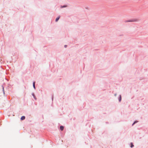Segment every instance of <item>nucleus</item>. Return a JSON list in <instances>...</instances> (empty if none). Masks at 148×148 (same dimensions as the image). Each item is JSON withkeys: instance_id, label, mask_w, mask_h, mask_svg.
<instances>
[{"instance_id": "f257e3e1", "label": "nucleus", "mask_w": 148, "mask_h": 148, "mask_svg": "<svg viewBox=\"0 0 148 148\" xmlns=\"http://www.w3.org/2000/svg\"><path fill=\"white\" fill-rule=\"evenodd\" d=\"M138 21V20L137 19H132L130 20L127 21H126V22H137Z\"/></svg>"}, {"instance_id": "f03ea898", "label": "nucleus", "mask_w": 148, "mask_h": 148, "mask_svg": "<svg viewBox=\"0 0 148 148\" xmlns=\"http://www.w3.org/2000/svg\"><path fill=\"white\" fill-rule=\"evenodd\" d=\"M60 128L61 130L62 131L64 129V127L62 126H61L60 127Z\"/></svg>"}, {"instance_id": "7ed1b4c3", "label": "nucleus", "mask_w": 148, "mask_h": 148, "mask_svg": "<svg viewBox=\"0 0 148 148\" xmlns=\"http://www.w3.org/2000/svg\"><path fill=\"white\" fill-rule=\"evenodd\" d=\"M25 118V117L24 116H22L21 118V120H24Z\"/></svg>"}, {"instance_id": "20e7f679", "label": "nucleus", "mask_w": 148, "mask_h": 148, "mask_svg": "<svg viewBox=\"0 0 148 148\" xmlns=\"http://www.w3.org/2000/svg\"><path fill=\"white\" fill-rule=\"evenodd\" d=\"M60 16H58V17H57L56 19V22H57L58 20L60 18Z\"/></svg>"}, {"instance_id": "39448f33", "label": "nucleus", "mask_w": 148, "mask_h": 148, "mask_svg": "<svg viewBox=\"0 0 148 148\" xmlns=\"http://www.w3.org/2000/svg\"><path fill=\"white\" fill-rule=\"evenodd\" d=\"M35 82H33V87H34V89H35Z\"/></svg>"}, {"instance_id": "423d86ee", "label": "nucleus", "mask_w": 148, "mask_h": 148, "mask_svg": "<svg viewBox=\"0 0 148 148\" xmlns=\"http://www.w3.org/2000/svg\"><path fill=\"white\" fill-rule=\"evenodd\" d=\"M134 146V145L133 144V143H131L130 147L132 148V147H133Z\"/></svg>"}, {"instance_id": "0eeeda50", "label": "nucleus", "mask_w": 148, "mask_h": 148, "mask_svg": "<svg viewBox=\"0 0 148 148\" xmlns=\"http://www.w3.org/2000/svg\"><path fill=\"white\" fill-rule=\"evenodd\" d=\"M67 7V6L66 5H64L63 6H61V8H63V7Z\"/></svg>"}, {"instance_id": "6e6552de", "label": "nucleus", "mask_w": 148, "mask_h": 148, "mask_svg": "<svg viewBox=\"0 0 148 148\" xmlns=\"http://www.w3.org/2000/svg\"><path fill=\"white\" fill-rule=\"evenodd\" d=\"M2 87L3 91V92L4 93V87L3 86H2Z\"/></svg>"}, {"instance_id": "1a4fd4ad", "label": "nucleus", "mask_w": 148, "mask_h": 148, "mask_svg": "<svg viewBox=\"0 0 148 148\" xmlns=\"http://www.w3.org/2000/svg\"><path fill=\"white\" fill-rule=\"evenodd\" d=\"M121 96H120V98H119V101H121Z\"/></svg>"}, {"instance_id": "9d476101", "label": "nucleus", "mask_w": 148, "mask_h": 148, "mask_svg": "<svg viewBox=\"0 0 148 148\" xmlns=\"http://www.w3.org/2000/svg\"><path fill=\"white\" fill-rule=\"evenodd\" d=\"M137 122L136 121L135 122H134V123L133 124H132V125H133L136 122Z\"/></svg>"}, {"instance_id": "9b49d317", "label": "nucleus", "mask_w": 148, "mask_h": 148, "mask_svg": "<svg viewBox=\"0 0 148 148\" xmlns=\"http://www.w3.org/2000/svg\"><path fill=\"white\" fill-rule=\"evenodd\" d=\"M67 45H65L64 46V47H65V48H66V47H67Z\"/></svg>"}, {"instance_id": "f8f14e48", "label": "nucleus", "mask_w": 148, "mask_h": 148, "mask_svg": "<svg viewBox=\"0 0 148 148\" xmlns=\"http://www.w3.org/2000/svg\"><path fill=\"white\" fill-rule=\"evenodd\" d=\"M33 96H34V97L35 99V97L34 95V94H33Z\"/></svg>"}]
</instances>
